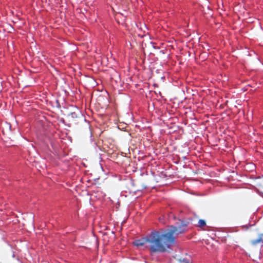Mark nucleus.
<instances>
[{
    "label": "nucleus",
    "mask_w": 263,
    "mask_h": 263,
    "mask_svg": "<svg viewBox=\"0 0 263 263\" xmlns=\"http://www.w3.org/2000/svg\"><path fill=\"white\" fill-rule=\"evenodd\" d=\"M151 44L153 45V46L154 48H156L155 46H154V45L155 44L153 42H151Z\"/></svg>",
    "instance_id": "6"
},
{
    "label": "nucleus",
    "mask_w": 263,
    "mask_h": 263,
    "mask_svg": "<svg viewBox=\"0 0 263 263\" xmlns=\"http://www.w3.org/2000/svg\"><path fill=\"white\" fill-rule=\"evenodd\" d=\"M259 243H263V234L260 235L258 238L252 241V243L253 245H256Z\"/></svg>",
    "instance_id": "2"
},
{
    "label": "nucleus",
    "mask_w": 263,
    "mask_h": 263,
    "mask_svg": "<svg viewBox=\"0 0 263 263\" xmlns=\"http://www.w3.org/2000/svg\"><path fill=\"white\" fill-rule=\"evenodd\" d=\"M180 263H189V262L186 259H183L182 260H180Z\"/></svg>",
    "instance_id": "5"
},
{
    "label": "nucleus",
    "mask_w": 263,
    "mask_h": 263,
    "mask_svg": "<svg viewBox=\"0 0 263 263\" xmlns=\"http://www.w3.org/2000/svg\"><path fill=\"white\" fill-rule=\"evenodd\" d=\"M8 126H9V127H10V124H8Z\"/></svg>",
    "instance_id": "7"
},
{
    "label": "nucleus",
    "mask_w": 263,
    "mask_h": 263,
    "mask_svg": "<svg viewBox=\"0 0 263 263\" xmlns=\"http://www.w3.org/2000/svg\"><path fill=\"white\" fill-rule=\"evenodd\" d=\"M70 116L72 118H77V114L75 112H71Z\"/></svg>",
    "instance_id": "4"
},
{
    "label": "nucleus",
    "mask_w": 263,
    "mask_h": 263,
    "mask_svg": "<svg viewBox=\"0 0 263 263\" xmlns=\"http://www.w3.org/2000/svg\"><path fill=\"white\" fill-rule=\"evenodd\" d=\"M180 233L176 227H171L163 232H152L145 239L136 240L134 244L140 247L147 242L152 252H164L175 244L176 237Z\"/></svg>",
    "instance_id": "1"
},
{
    "label": "nucleus",
    "mask_w": 263,
    "mask_h": 263,
    "mask_svg": "<svg viewBox=\"0 0 263 263\" xmlns=\"http://www.w3.org/2000/svg\"><path fill=\"white\" fill-rule=\"evenodd\" d=\"M205 225V222L204 220L203 219H200L199 221H198V226L199 227H203Z\"/></svg>",
    "instance_id": "3"
}]
</instances>
